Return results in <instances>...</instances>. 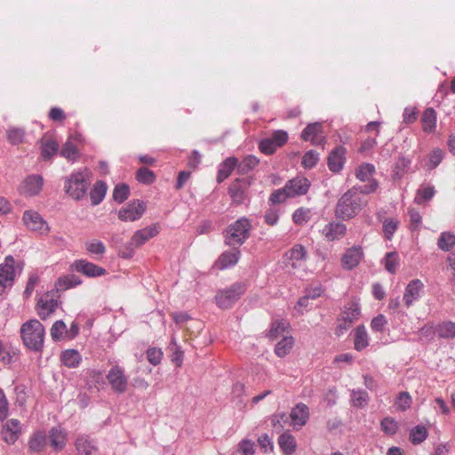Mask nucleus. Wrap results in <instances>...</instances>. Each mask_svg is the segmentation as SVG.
I'll use <instances>...</instances> for the list:
<instances>
[{"label": "nucleus", "instance_id": "f257e3e1", "mask_svg": "<svg viewBox=\"0 0 455 455\" xmlns=\"http://www.w3.org/2000/svg\"><path fill=\"white\" fill-rule=\"evenodd\" d=\"M367 203L368 201L357 193V188L353 187L338 200L335 207V216L342 220H351L363 210Z\"/></svg>", "mask_w": 455, "mask_h": 455}, {"label": "nucleus", "instance_id": "f03ea898", "mask_svg": "<svg viewBox=\"0 0 455 455\" xmlns=\"http://www.w3.org/2000/svg\"><path fill=\"white\" fill-rule=\"evenodd\" d=\"M91 180L87 170L72 172L64 179L65 193L76 201L85 198Z\"/></svg>", "mask_w": 455, "mask_h": 455}, {"label": "nucleus", "instance_id": "7ed1b4c3", "mask_svg": "<svg viewBox=\"0 0 455 455\" xmlns=\"http://www.w3.org/2000/svg\"><path fill=\"white\" fill-rule=\"evenodd\" d=\"M251 229V220L246 217L239 218L225 229V243L228 246H241L249 238Z\"/></svg>", "mask_w": 455, "mask_h": 455}, {"label": "nucleus", "instance_id": "20e7f679", "mask_svg": "<svg viewBox=\"0 0 455 455\" xmlns=\"http://www.w3.org/2000/svg\"><path fill=\"white\" fill-rule=\"evenodd\" d=\"M246 284L242 282H236L230 287L220 290L216 296V304L220 308H230L244 292L246 291Z\"/></svg>", "mask_w": 455, "mask_h": 455}, {"label": "nucleus", "instance_id": "39448f33", "mask_svg": "<svg viewBox=\"0 0 455 455\" xmlns=\"http://www.w3.org/2000/svg\"><path fill=\"white\" fill-rule=\"evenodd\" d=\"M22 221L26 228L39 235H48L50 227L42 215L34 211L27 210L23 212Z\"/></svg>", "mask_w": 455, "mask_h": 455}, {"label": "nucleus", "instance_id": "423d86ee", "mask_svg": "<svg viewBox=\"0 0 455 455\" xmlns=\"http://www.w3.org/2000/svg\"><path fill=\"white\" fill-rule=\"evenodd\" d=\"M14 264L15 259L12 255L6 256L4 262L0 264V295L14 283L16 276Z\"/></svg>", "mask_w": 455, "mask_h": 455}, {"label": "nucleus", "instance_id": "0eeeda50", "mask_svg": "<svg viewBox=\"0 0 455 455\" xmlns=\"http://www.w3.org/2000/svg\"><path fill=\"white\" fill-rule=\"evenodd\" d=\"M287 132L283 130H277L275 131L269 138L261 140L259 144V148L266 155H272L278 148L283 146L287 142Z\"/></svg>", "mask_w": 455, "mask_h": 455}, {"label": "nucleus", "instance_id": "6e6552de", "mask_svg": "<svg viewBox=\"0 0 455 455\" xmlns=\"http://www.w3.org/2000/svg\"><path fill=\"white\" fill-rule=\"evenodd\" d=\"M22 341H44V327L37 319L24 323L20 328Z\"/></svg>", "mask_w": 455, "mask_h": 455}, {"label": "nucleus", "instance_id": "1a4fd4ad", "mask_svg": "<svg viewBox=\"0 0 455 455\" xmlns=\"http://www.w3.org/2000/svg\"><path fill=\"white\" fill-rule=\"evenodd\" d=\"M107 379L111 386V388L118 394H123L127 389L128 377L124 373V370L118 366L114 365L107 374Z\"/></svg>", "mask_w": 455, "mask_h": 455}, {"label": "nucleus", "instance_id": "9d476101", "mask_svg": "<svg viewBox=\"0 0 455 455\" xmlns=\"http://www.w3.org/2000/svg\"><path fill=\"white\" fill-rule=\"evenodd\" d=\"M145 210L146 206L143 202L134 200L120 209L118 218L123 221H135L141 218Z\"/></svg>", "mask_w": 455, "mask_h": 455}, {"label": "nucleus", "instance_id": "9b49d317", "mask_svg": "<svg viewBox=\"0 0 455 455\" xmlns=\"http://www.w3.org/2000/svg\"><path fill=\"white\" fill-rule=\"evenodd\" d=\"M53 291L52 290L45 293L36 304L37 314L42 319H46L55 311L58 306V301L54 298Z\"/></svg>", "mask_w": 455, "mask_h": 455}, {"label": "nucleus", "instance_id": "f8f14e48", "mask_svg": "<svg viewBox=\"0 0 455 455\" xmlns=\"http://www.w3.org/2000/svg\"><path fill=\"white\" fill-rule=\"evenodd\" d=\"M44 185L43 177L40 175H30L27 177L20 186V194L26 196H34L40 193Z\"/></svg>", "mask_w": 455, "mask_h": 455}, {"label": "nucleus", "instance_id": "ddd939ff", "mask_svg": "<svg viewBox=\"0 0 455 455\" xmlns=\"http://www.w3.org/2000/svg\"><path fill=\"white\" fill-rule=\"evenodd\" d=\"M251 183L247 179H236L228 188V194L232 201L236 204H241L244 202L246 191Z\"/></svg>", "mask_w": 455, "mask_h": 455}, {"label": "nucleus", "instance_id": "4468645a", "mask_svg": "<svg viewBox=\"0 0 455 455\" xmlns=\"http://www.w3.org/2000/svg\"><path fill=\"white\" fill-rule=\"evenodd\" d=\"M21 434V424L19 419H11L3 427L2 435L8 444H14Z\"/></svg>", "mask_w": 455, "mask_h": 455}, {"label": "nucleus", "instance_id": "2eb2a0df", "mask_svg": "<svg viewBox=\"0 0 455 455\" xmlns=\"http://www.w3.org/2000/svg\"><path fill=\"white\" fill-rule=\"evenodd\" d=\"M423 289L424 283L419 279H413L407 284L403 293V300L407 307L421 297Z\"/></svg>", "mask_w": 455, "mask_h": 455}, {"label": "nucleus", "instance_id": "dca6fc26", "mask_svg": "<svg viewBox=\"0 0 455 455\" xmlns=\"http://www.w3.org/2000/svg\"><path fill=\"white\" fill-rule=\"evenodd\" d=\"M310 187L309 180L305 177H296L288 180L284 186L290 197L302 196L307 193Z\"/></svg>", "mask_w": 455, "mask_h": 455}, {"label": "nucleus", "instance_id": "f3484780", "mask_svg": "<svg viewBox=\"0 0 455 455\" xmlns=\"http://www.w3.org/2000/svg\"><path fill=\"white\" fill-rule=\"evenodd\" d=\"M73 266L77 272H80L88 277H98L104 275L107 273L105 268L85 259L76 260Z\"/></svg>", "mask_w": 455, "mask_h": 455}, {"label": "nucleus", "instance_id": "a211bd4d", "mask_svg": "<svg viewBox=\"0 0 455 455\" xmlns=\"http://www.w3.org/2000/svg\"><path fill=\"white\" fill-rule=\"evenodd\" d=\"M323 132L321 123L308 124L301 132V139L305 141H310L313 145H320L324 141V137L318 138Z\"/></svg>", "mask_w": 455, "mask_h": 455}, {"label": "nucleus", "instance_id": "6ab92c4d", "mask_svg": "<svg viewBox=\"0 0 455 455\" xmlns=\"http://www.w3.org/2000/svg\"><path fill=\"white\" fill-rule=\"evenodd\" d=\"M363 256V250L360 246H354L347 250L341 259L343 268L351 270L357 267Z\"/></svg>", "mask_w": 455, "mask_h": 455}, {"label": "nucleus", "instance_id": "aec40b11", "mask_svg": "<svg viewBox=\"0 0 455 455\" xmlns=\"http://www.w3.org/2000/svg\"><path fill=\"white\" fill-rule=\"evenodd\" d=\"M347 233V227L341 222H331L322 230L323 235L327 241H335L342 238Z\"/></svg>", "mask_w": 455, "mask_h": 455}, {"label": "nucleus", "instance_id": "412c9836", "mask_svg": "<svg viewBox=\"0 0 455 455\" xmlns=\"http://www.w3.org/2000/svg\"><path fill=\"white\" fill-rule=\"evenodd\" d=\"M233 248L224 251L218 259L217 265L220 269L223 270L235 266L241 256L239 246H232Z\"/></svg>", "mask_w": 455, "mask_h": 455}, {"label": "nucleus", "instance_id": "4be33fe9", "mask_svg": "<svg viewBox=\"0 0 455 455\" xmlns=\"http://www.w3.org/2000/svg\"><path fill=\"white\" fill-rule=\"evenodd\" d=\"M159 233V228L157 225L154 224L145 228L137 230L131 240L132 244L136 247H140L148 242L150 238L156 236Z\"/></svg>", "mask_w": 455, "mask_h": 455}, {"label": "nucleus", "instance_id": "5701e85b", "mask_svg": "<svg viewBox=\"0 0 455 455\" xmlns=\"http://www.w3.org/2000/svg\"><path fill=\"white\" fill-rule=\"evenodd\" d=\"M290 417L294 427H301L306 425L309 418V409L302 403H298L294 408H292Z\"/></svg>", "mask_w": 455, "mask_h": 455}, {"label": "nucleus", "instance_id": "b1692460", "mask_svg": "<svg viewBox=\"0 0 455 455\" xmlns=\"http://www.w3.org/2000/svg\"><path fill=\"white\" fill-rule=\"evenodd\" d=\"M345 148L343 147L335 148L329 155L328 166L332 172H339L344 165Z\"/></svg>", "mask_w": 455, "mask_h": 455}, {"label": "nucleus", "instance_id": "393cba45", "mask_svg": "<svg viewBox=\"0 0 455 455\" xmlns=\"http://www.w3.org/2000/svg\"><path fill=\"white\" fill-rule=\"evenodd\" d=\"M49 439L55 451H61L66 446V432L60 427H54L50 430Z\"/></svg>", "mask_w": 455, "mask_h": 455}, {"label": "nucleus", "instance_id": "a878e982", "mask_svg": "<svg viewBox=\"0 0 455 455\" xmlns=\"http://www.w3.org/2000/svg\"><path fill=\"white\" fill-rule=\"evenodd\" d=\"M238 159L235 156L228 157L219 166L217 181L221 183L229 177L235 168L237 169Z\"/></svg>", "mask_w": 455, "mask_h": 455}, {"label": "nucleus", "instance_id": "bb28decb", "mask_svg": "<svg viewBox=\"0 0 455 455\" xmlns=\"http://www.w3.org/2000/svg\"><path fill=\"white\" fill-rule=\"evenodd\" d=\"M75 446L79 455H92L97 451L93 441L87 435H79L76 440Z\"/></svg>", "mask_w": 455, "mask_h": 455}, {"label": "nucleus", "instance_id": "cd10ccee", "mask_svg": "<svg viewBox=\"0 0 455 455\" xmlns=\"http://www.w3.org/2000/svg\"><path fill=\"white\" fill-rule=\"evenodd\" d=\"M82 280L76 275H67L60 276L55 283V290L57 292L63 291L79 285Z\"/></svg>", "mask_w": 455, "mask_h": 455}, {"label": "nucleus", "instance_id": "c85d7f7f", "mask_svg": "<svg viewBox=\"0 0 455 455\" xmlns=\"http://www.w3.org/2000/svg\"><path fill=\"white\" fill-rule=\"evenodd\" d=\"M267 338L269 339H281V341H289V339H291V337L288 336V331H286V323L284 322L273 323L267 334Z\"/></svg>", "mask_w": 455, "mask_h": 455}, {"label": "nucleus", "instance_id": "c756f323", "mask_svg": "<svg viewBox=\"0 0 455 455\" xmlns=\"http://www.w3.org/2000/svg\"><path fill=\"white\" fill-rule=\"evenodd\" d=\"M61 362L68 368H76L81 361L82 355L76 349H67L61 353Z\"/></svg>", "mask_w": 455, "mask_h": 455}, {"label": "nucleus", "instance_id": "7c9ffc66", "mask_svg": "<svg viewBox=\"0 0 455 455\" xmlns=\"http://www.w3.org/2000/svg\"><path fill=\"white\" fill-rule=\"evenodd\" d=\"M46 442V434L43 431H36L28 441L29 450L33 452H40L44 449Z\"/></svg>", "mask_w": 455, "mask_h": 455}, {"label": "nucleus", "instance_id": "2f4dec72", "mask_svg": "<svg viewBox=\"0 0 455 455\" xmlns=\"http://www.w3.org/2000/svg\"><path fill=\"white\" fill-rule=\"evenodd\" d=\"M434 333L440 339L455 338V323L448 321L437 324L434 329Z\"/></svg>", "mask_w": 455, "mask_h": 455}, {"label": "nucleus", "instance_id": "473e14b6", "mask_svg": "<svg viewBox=\"0 0 455 455\" xmlns=\"http://www.w3.org/2000/svg\"><path fill=\"white\" fill-rule=\"evenodd\" d=\"M278 443L283 452L286 455L294 453L297 444L295 438L289 433H283L279 436Z\"/></svg>", "mask_w": 455, "mask_h": 455}, {"label": "nucleus", "instance_id": "72a5a7b5", "mask_svg": "<svg viewBox=\"0 0 455 455\" xmlns=\"http://www.w3.org/2000/svg\"><path fill=\"white\" fill-rule=\"evenodd\" d=\"M107 193V185L104 181L99 180L94 185L90 192V198L92 205L100 204Z\"/></svg>", "mask_w": 455, "mask_h": 455}, {"label": "nucleus", "instance_id": "f704fd0d", "mask_svg": "<svg viewBox=\"0 0 455 455\" xmlns=\"http://www.w3.org/2000/svg\"><path fill=\"white\" fill-rule=\"evenodd\" d=\"M423 131L432 132L436 125V113L432 108H427L421 117Z\"/></svg>", "mask_w": 455, "mask_h": 455}, {"label": "nucleus", "instance_id": "c9c22d12", "mask_svg": "<svg viewBox=\"0 0 455 455\" xmlns=\"http://www.w3.org/2000/svg\"><path fill=\"white\" fill-rule=\"evenodd\" d=\"M86 251L92 255L94 259H100L106 251V246L100 240H91L84 243Z\"/></svg>", "mask_w": 455, "mask_h": 455}, {"label": "nucleus", "instance_id": "e433bc0d", "mask_svg": "<svg viewBox=\"0 0 455 455\" xmlns=\"http://www.w3.org/2000/svg\"><path fill=\"white\" fill-rule=\"evenodd\" d=\"M285 255L292 261L291 266L296 267V262L307 259V250L301 244H295Z\"/></svg>", "mask_w": 455, "mask_h": 455}, {"label": "nucleus", "instance_id": "4c0bfd02", "mask_svg": "<svg viewBox=\"0 0 455 455\" xmlns=\"http://www.w3.org/2000/svg\"><path fill=\"white\" fill-rule=\"evenodd\" d=\"M428 436V431L423 425H417L410 431L409 439L414 445L423 443Z\"/></svg>", "mask_w": 455, "mask_h": 455}, {"label": "nucleus", "instance_id": "58836bf2", "mask_svg": "<svg viewBox=\"0 0 455 455\" xmlns=\"http://www.w3.org/2000/svg\"><path fill=\"white\" fill-rule=\"evenodd\" d=\"M259 163V159L253 155L245 156L243 161L237 163V172L246 174L252 171Z\"/></svg>", "mask_w": 455, "mask_h": 455}, {"label": "nucleus", "instance_id": "ea45409f", "mask_svg": "<svg viewBox=\"0 0 455 455\" xmlns=\"http://www.w3.org/2000/svg\"><path fill=\"white\" fill-rule=\"evenodd\" d=\"M443 156V150L438 148H434L427 156L425 167L429 171L435 169L442 163Z\"/></svg>", "mask_w": 455, "mask_h": 455}, {"label": "nucleus", "instance_id": "a19ab883", "mask_svg": "<svg viewBox=\"0 0 455 455\" xmlns=\"http://www.w3.org/2000/svg\"><path fill=\"white\" fill-rule=\"evenodd\" d=\"M360 312L361 308L359 303L356 301H352L347 307H345L340 316L343 317V319L348 321V323H352L358 318Z\"/></svg>", "mask_w": 455, "mask_h": 455}, {"label": "nucleus", "instance_id": "79ce46f5", "mask_svg": "<svg viewBox=\"0 0 455 455\" xmlns=\"http://www.w3.org/2000/svg\"><path fill=\"white\" fill-rule=\"evenodd\" d=\"M59 145L50 139H43L41 142V154L44 160L50 159L58 151Z\"/></svg>", "mask_w": 455, "mask_h": 455}, {"label": "nucleus", "instance_id": "37998d69", "mask_svg": "<svg viewBox=\"0 0 455 455\" xmlns=\"http://www.w3.org/2000/svg\"><path fill=\"white\" fill-rule=\"evenodd\" d=\"M375 172V166L371 164H363L355 169V177L363 181H370Z\"/></svg>", "mask_w": 455, "mask_h": 455}, {"label": "nucleus", "instance_id": "c03bdc74", "mask_svg": "<svg viewBox=\"0 0 455 455\" xmlns=\"http://www.w3.org/2000/svg\"><path fill=\"white\" fill-rule=\"evenodd\" d=\"M352 404L357 408H363L368 404L369 395L363 389H353L351 391Z\"/></svg>", "mask_w": 455, "mask_h": 455}, {"label": "nucleus", "instance_id": "a18cd8bd", "mask_svg": "<svg viewBox=\"0 0 455 455\" xmlns=\"http://www.w3.org/2000/svg\"><path fill=\"white\" fill-rule=\"evenodd\" d=\"M439 249L449 251L455 245V235L451 232H443L437 241Z\"/></svg>", "mask_w": 455, "mask_h": 455}, {"label": "nucleus", "instance_id": "49530a36", "mask_svg": "<svg viewBox=\"0 0 455 455\" xmlns=\"http://www.w3.org/2000/svg\"><path fill=\"white\" fill-rule=\"evenodd\" d=\"M60 156L69 161H75L79 157V151L76 146L68 140L63 145L60 150Z\"/></svg>", "mask_w": 455, "mask_h": 455}, {"label": "nucleus", "instance_id": "de8ad7c7", "mask_svg": "<svg viewBox=\"0 0 455 455\" xmlns=\"http://www.w3.org/2000/svg\"><path fill=\"white\" fill-rule=\"evenodd\" d=\"M412 399L408 392H400L395 401V407L397 411H404L411 405Z\"/></svg>", "mask_w": 455, "mask_h": 455}, {"label": "nucleus", "instance_id": "09e8293b", "mask_svg": "<svg viewBox=\"0 0 455 455\" xmlns=\"http://www.w3.org/2000/svg\"><path fill=\"white\" fill-rule=\"evenodd\" d=\"M384 265L387 272H389L390 274H395L399 265L398 253L396 251L387 252L384 259Z\"/></svg>", "mask_w": 455, "mask_h": 455}, {"label": "nucleus", "instance_id": "8fccbe9b", "mask_svg": "<svg viewBox=\"0 0 455 455\" xmlns=\"http://www.w3.org/2000/svg\"><path fill=\"white\" fill-rule=\"evenodd\" d=\"M435 190L433 186L421 187L417 191V195L415 197V203L419 204H422L423 202L429 201L435 196Z\"/></svg>", "mask_w": 455, "mask_h": 455}, {"label": "nucleus", "instance_id": "3c124183", "mask_svg": "<svg viewBox=\"0 0 455 455\" xmlns=\"http://www.w3.org/2000/svg\"><path fill=\"white\" fill-rule=\"evenodd\" d=\"M130 195V188L128 185L122 183L117 184L113 191V199L118 203L122 204L124 202Z\"/></svg>", "mask_w": 455, "mask_h": 455}, {"label": "nucleus", "instance_id": "603ef678", "mask_svg": "<svg viewBox=\"0 0 455 455\" xmlns=\"http://www.w3.org/2000/svg\"><path fill=\"white\" fill-rule=\"evenodd\" d=\"M136 180L143 184H151L156 180V175L148 168L141 167L137 171Z\"/></svg>", "mask_w": 455, "mask_h": 455}, {"label": "nucleus", "instance_id": "864d4df0", "mask_svg": "<svg viewBox=\"0 0 455 455\" xmlns=\"http://www.w3.org/2000/svg\"><path fill=\"white\" fill-rule=\"evenodd\" d=\"M25 136V132L21 128H10L7 131V140L12 145H19L20 144Z\"/></svg>", "mask_w": 455, "mask_h": 455}, {"label": "nucleus", "instance_id": "5fc2aeb1", "mask_svg": "<svg viewBox=\"0 0 455 455\" xmlns=\"http://www.w3.org/2000/svg\"><path fill=\"white\" fill-rule=\"evenodd\" d=\"M382 431L388 435H394L398 430V423L390 417L384 418L380 422Z\"/></svg>", "mask_w": 455, "mask_h": 455}, {"label": "nucleus", "instance_id": "6e6d98bb", "mask_svg": "<svg viewBox=\"0 0 455 455\" xmlns=\"http://www.w3.org/2000/svg\"><path fill=\"white\" fill-rule=\"evenodd\" d=\"M319 161V154L316 151L309 150L305 153L302 158V165L305 168L311 169L316 165Z\"/></svg>", "mask_w": 455, "mask_h": 455}, {"label": "nucleus", "instance_id": "4d7b16f0", "mask_svg": "<svg viewBox=\"0 0 455 455\" xmlns=\"http://www.w3.org/2000/svg\"><path fill=\"white\" fill-rule=\"evenodd\" d=\"M398 228V221L394 219H387L383 222V232L387 240H391Z\"/></svg>", "mask_w": 455, "mask_h": 455}, {"label": "nucleus", "instance_id": "13d9d810", "mask_svg": "<svg viewBox=\"0 0 455 455\" xmlns=\"http://www.w3.org/2000/svg\"><path fill=\"white\" fill-rule=\"evenodd\" d=\"M67 326L62 320L56 321L51 328V337L53 340H58L62 337L63 333H66Z\"/></svg>", "mask_w": 455, "mask_h": 455}, {"label": "nucleus", "instance_id": "bf43d9fd", "mask_svg": "<svg viewBox=\"0 0 455 455\" xmlns=\"http://www.w3.org/2000/svg\"><path fill=\"white\" fill-rule=\"evenodd\" d=\"M387 325V321L385 317V315L379 314L377 316H375L371 323V328L374 331H379L382 332L386 330V327Z\"/></svg>", "mask_w": 455, "mask_h": 455}, {"label": "nucleus", "instance_id": "052dcab7", "mask_svg": "<svg viewBox=\"0 0 455 455\" xmlns=\"http://www.w3.org/2000/svg\"><path fill=\"white\" fill-rule=\"evenodd\" d=\"M309 210L304 208L297 209L292 214V220L295 224L302 225L309 220Z\"/></svg>", "mask_w": 455, "mask_h": 455}, {"label": "nucleus", "instance_id": "680f3d73", "mask_svg": "<svg viewBox=\"0 0 455 455\" xmlns=\"http://www.w3.org/2000/svg\"><path fill=\"white\" fill-rule=\"evenodd\" d=\"M288 192L286 188L283 187V188L275 190L269 197V202L273 204H280L284 202L287 198H289Z\"/></svg>", "mask_w": 455, "mask_h": 455}, {"label": "nucleus", "instance_id": "e2e57ef3", "mask_svg": "<svg viewBox=\"0 0 455 455\" xmlns=\"http://www.w3.org/2000/svg\"><path fill=\"white\" fill-rule=\"evenodd\" d=\"M9 415V403L2 388H0V420L4 421Z\"/></svg>", "mask_w": 455, "mask_h": 455}, {"label": "nucleus", "instance_id": "0e129e2a", "mask_svg": "<svg viewBox=\"0 0 455 455\" xmlns=\"http://www.w3.org/2000/svg\"><path fill=\"white\" fill-rule=\"evenodd\" d=\"M147 357L153 365H157L162 361L163 352L160 348L150 347L147 351Z\"/></svg>", "mask_w": 455, "mask_h": 455}, {"label": "nucleus", "instance_id": "69168bd1", "mask_svg": "<svg viewBox=\"0 0 455 455\" xmlns=\"http://www.w3.org/2000/svg\"><path fill=\"white\" fill-rule=\"evenodd\" d=\"M357 188V193L368 195L375 192L379 187V183L376 180H371L368 184L363 186H355Z\"/></svg>", "mask_w": 455, "mask_h": 455}, {"label": "nucleus", "instance_id": "338daca9", "mask_svg": "<svg viewBox=\"0 0 455 455\" xmlns=\"http://www.w3.org/2000/svg\"><path fill=\"white\" fill-rule=\"evenodd\" d=\"M134 248H136V246L132 244V240H130L129 243L120 247L118 254L123 259H132L134 255Z\"/></svg>", "mask_w": 455, "mask_h": 455}, {"label": "nucleus", "instance_id": "774afa93", "mask_svg": "<svg viewBox=\"0 0 455 455\" xmlns=\"http://www.w3.org/2000/svg\"><path fill=\"white\" fill-rule=\"evenodd\" d=\"M239 451L243 455L254 454V443L249 439H243L239 443Z\"/></svg>", "mask_w": 455, "mask_h": 455}]
</instances>
